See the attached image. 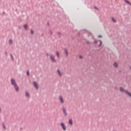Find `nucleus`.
<instances>
[{"label":"nucleus","instance_id":"nucleus-4","mask_svg":"<svg viewBox=\"0 0 131 131\" xmlns=\"http://www.w3.org/2000/svg\"><path fill=\"white\" fill-rule=\"evenodd\" d=\"M61 127L62 128L63 130L66 131L67 128H66V126L64 123H60Z\"/></svg>","mask_w":131,"mask_h":131},{"label":"nucleus","instance_id":"nucleus-11","mask_svg":"<svg viewBox=\"0 0 131 131\" xmlns=\"http://www.w3.org/2000/svg\"><path fill=\"white\" fill-rule=\"evenodd\" d=\"M64 52L66 53V56L67 57H68V50L67 49H64Z\"/></svg>","mask_w":131,"mask_h":131},{"label":"nucleus","instance_id":"nucleus-19","mask_svg":"<svg viewBox=\"0 0 131 131\" xmlns=\"http://www.w3.org/2000/svg\"><path fill=\"white\" fill-rule=\"evenodd\" d=\"M10 57L13 61H14V57H13V55L12 54H10Z\"/></svg>","mask_w":131,"mask_h":131},{"label":"nucleus","instance_id":"nucleus-15","mask_svg":"<svg viewBox=\"0 0 131 131\" xmlns=\"http://www.w3.org/2000/svg\"><path fill=\"white\" fill-rule=\"evenodd\" d=\"M125 3H127V4H128V5H129V6H131V3L129 2L127 0H125Z\"/></svg>","mask_w":131,"mask_h":131},{"label":"nucleus","instance_id":"nucleus-6","mask_svg":"<svg viewBox=\"0 0 131 131\" xmlns=\"http://www.w3.org/2000/svg\"><path fill=\"white\" fill-rule=\"evenodd\" d=\"M98 41H99V42H100V44L98 46V47H101V46H102V41H101V40H94V43H98Z\"/></svg>","mask_w":131,"mask_h":131},{"label":"nucleus","instance_id":"nucleus-20","mask_svg":"<svg viewBox=\"0 0 131 131\" xmlns=\"http://www.w3.org/2000/svg\"><path fill=\"white\" fill-rule=\"evenodd\" d=\"M31 34H34V32H33V30H32V29L31 30Z\"/></svg>","mask_w":131,"mask_h":131},{"label":"nucleus","instance_id":"nucleus-8","mask_svg":"<svg viewBox=\"0 0 131 131\" xmlns=\"http://www.w3.org/2000/svg\"><path fill=\"white\" fill-rule=\"evenodd\" d=\"M34 86L38 90V86L37 85V83L35 81L33 82Z\"/></svg>","mask_w":131,"mask_h":131},{"label":"nucleus","instance_id":"nucleus-14","mask_svg":"<svg viewBox=\"0 0 131 131\" xmlns=\"http://www.w3.org/2000/svg\"><path fill=\"white\" fill-rule=\"evenodd\" d=\"M114 67H115V68H117V67H118V64H117V63L116 62H115L114 63Z\"/></svg>","mask_w":131,"mask_h":131},{"label":"nucleus","instance_id":"nucleus-23","mask_svg":"<svg viewBox=\"0 0 131 131\" xmlns=\"http://www.w3.org/2000/svg\"><path fill=\"white\" fill-rule=\"evenodd\" d=\"M79 58H80V59H82L83 57H82V56L80 55L79 56Z\"/></svg>","mask_w":131,"mask_h":131},{"label":"nucleus","instance_id":"nucleus-21","mask_svg":"<svg viewBox=\"0 0 131 131\" xmlns=\"http://www.w3.org/2000/svg\"><path fill=\"white\" fill-rule=\"evenodd\" d=\"M3 125L4 129H6L7 128H6V126L4 124H3Z\"/></svg>","mask_w":131,"mask_h":131},{"label":"nucleus","instance_id":"nucleus-17","mask_svg":"<svg viewBox=\"0 0 131 131\" xmlns=\"http://www.w3.org/2000/svg\"><path fill=\"white\" fill-rule=\"evenodd\" d=\"M112 20L114 22V23H116V19H115V18L112 17Z\"/></svg>","mask_w":131,"mask_h":131},{"label":"nucleus","instance_id":"nucleus-22","mask_svg":"<svg viewBox=\"0 0 131 131\" xmlns=\"http://www.w3.org/2000/svg\"><path fill=\"white\" fill-rule=\"evenodd\" d=\"M86 43H87L88 45H90V44L91 43V42H90L89 41H86Z\"/></svg>","mask_w":131,"mask_h":131},{"label":"nucleus","instance_id":"nucleus-2","mask_svg":"<svg viewBox=\"0 0 131 131\" xmlns=\"http://www.w3.org/2000/svg\"><path fill=\"white\" fill-rule=\"evenodd\" d=\"M120 92H121L122 93H125V94H126L127 95H128V96H129V97H131V93L130 92H128V91H125L124 89H123V88L120 87Z\"/></svg>","mask_w":131,"mask_h":131},{"label":"nucleus","instance_id":"nucleus-7","mask_svg":"<svg viewBox=\"0 0 131 131\" xmlns=\"http://www.w3.org/2000/svg\"><path fill=\"white\" fill-rule=\"evenodd\" d=\"M59 101L60 103H61V104H64V99H63V97H62V96H60Z\"/></svg>","mask_w":131,"mask_h":131},{"label":"nucleus","instance_id":"nucleus-27","mask_svg":"<svg viewBox=\"0 0 131 131\" xmlns=\"http://www.w3.org/2000/svg\"><path fill=\"white\" fill-rule=\"evenodd\" d=\"M98 37H102L101 35H98Z\"/></svg>","mask_w":131,"mask_h":131},{"label":"nucleus","instance_id":"nucleus-9","mask_svg":"<svg viewBox=\"0 0 131 131\" xmlns=\"http://www.w3.org/2000/svg\"><path fill=\"white\" fill-rule=\"evenodd\" d=\"M57 72L58 75L60 76V77H62V73H61V71H60V70L58 69L57 70Z\"/></svg>","mask_w":131,"mask_h":131},{"label":"nucleus","instance_id":"nucleus-31","mask_svg":"<svg viewBox=\"0 0 131 131\" xmlns=\"http://www.w3.org/2000/svg\"><path fill=\"white\" fill-rule=\"evenodd\" d=\"M130 69H131V67H130Z\"/></svg>","mask_w":131,"mask_h":131},{"label":"nucleus","instance_id":"nucleus-13","mask_svg":"<svg viewBox=\"0 0 131 131\" xmlns=\"http://www.w3.org/2000/svg\"><path fill=\"white\" fill-rule=\"evenodd\" d=\"M56 56L57 58H60V53H59V51H56Z\"/></svg>","mask_w":131,"mask_h":131},{"label":"nucleus","instance_id":"nucleus-5","mask_svg":"<svg viewBox=\"0 0 131 131\" xmlns=\"http://www.w3.org/2000/svg\"><path fill=\"white\" fill-rule=\"evenodd\" d=\"M62 111L64 114V116H67L68 115V114L67 113V111H66V108H65V107L62 108Z\"/></svg>","mask_w":131,"mask_h":131},{"label":"nucleus","instance_id":"nucleus-12","mask_svg":"<svg viewBox=\"0 0 131 131\" xmlns=\"http://www.w3.org/2000/svg\"><path fill=\"white\" fill-rule=\"evenodd\" d=\"M26 96L27 98H30V94L28 92H26Z\"/></svg>","mask_w":131,"mask_h":131},{"label":"nucleus","instance_id":"nucleus-16","mask_svg":"<svg viewBox=\"0 0 131 131\" xmlns=\"http://www.w3.org/2000/svg\"><path fill=\"white\" fill-rule=\"evenodd\" d=\"M24 27L26 30H27L28 29V28L27 27V25H24Z\"/></svg>","mask_w":131,"mask_h":131},{"label":"nucleus","instance_id":"nucleus-29","mask_svg":"<svg viewBox=\"0 0 131 131\" xmlns=\"http://www.w3.org/2000/svg\"><path fill=\"white\" fill-rule=\"evenodd\" d=\"M95 9H97V10H98V8H97L96 7H94Z\"/></svg>","mask_w":131,"mask_h":131},{"label":"nucleus","instance_id":"nucleus-24","mask_svg":"<svg viewBox=\"0 0 131 131\" xmlns=\"http://www.w3.org/2000/svg\"><path fill=\"white\" fill-rule=\"evenodd\" d=\"M27 75L29 76L30 75L29 72L27 71Z\"/></svg>","mask_w":131,"mask_h":131},{"label":"nucleus","instance_id":"nucleus-30","mask_svg":"<svg viewBox=\"0 0 131 131\" xmlns=\"http://www.w3.org/2000/svg\"><path fill=\"white\" fill-rule=\"evenodd\" d=\"M58 33V34L61 35V32H59Z\"/></svg>","mask_w":131,"mask_h":131},{"label":"nucleus","instance_id":"nucleus-25","mask_svg":"<svg viewBox=\"0 0 131 131\" xmlns=\"http://www.w3.org/2000/svg\"><path fill=\"white\" fill-rule=\"evenodd\" d=\"M50 34H53V32H52V31H50Z\"/></svg>","mask_w":131,"mask_h":131},{"label":"nucleus","instance_id":"nucleus-1","mask_svg":"<svg viewBox=\"0 0 131 131\" xmlns=\"http://www.w3.org/2000/svg\"><path fill=\"white\" fill-rule=\"evenodd\" d=\"M10 82L12 84V85H13V86H14L16 92H19V86H18V84H17V83H16V80H14V79H10Z\"/></svg>","mask_w":131,"mask_h":131},{"label":"nucleus","instance_id":"nucleus-28","mask_svg":"<svg viewBox=\"0 0 131 131\" xmlns=\"http://www.w3.org/2000/svg\"><path fill=\"white\" fill-rule=\"evenodd\" d=\"M5 55H6V56H8V53H7V52H5Z\"/></svg>","mask_w":131,"mask_h":131},{"label":"nucleus","instance_id":"nucleus-10","mask_svg":"<svg viewBox=\"0 0 131 131\" xmlns=\"http://www.w3.org/2000/svg\"><path fill=\"white\" fill-rule=\"evenodd\" d=\"M69 123L70 124V125H73V121H72V119L69 120Z\"/></svg>","mask_w":131,"mask_h":131},{"label":"nucleus","instance_id":"nucleus-3","mask_svg":"<svg viewBox=\"0 0 131 131\" xmlns=\"http://www.w3.org/2000/svg\"><path fill=\"white\" fill-rule=\"evenodd\" d=\"M50 59L52 61V62H53V63H57V60L55 58V56H54L53 55H50Z\"/></svg>","mask_w":131,"mask_h":131},{"label":"nucleus","instance_id":"nucleus-18","mask_svg":"<svg viewBox=\"0 0 131 131\" xmlns=\"http://www.w3.org/2000/svg\"><path fill=\"white\" fill-rule=\"evenodd\" d=\"M9 44L10 45H13V40L12 39H10L9 40Z\"/></svg>","mask_w":131,"mask_h":131},{"label":"nucleus","instance_id":"nucleus-26","mask_svg":"<svg viewBox=\"0 0 131 131\" xmlns=\"http://www.w3.org/2000/svg\"><path fill=\"white\" fill-rule=\"evenodd\" d=\"M46 56H47V57H49V56H50V54H49V53H47Z\"/></svg>","mask_w":131,"mask_h":131}]
</instances>
